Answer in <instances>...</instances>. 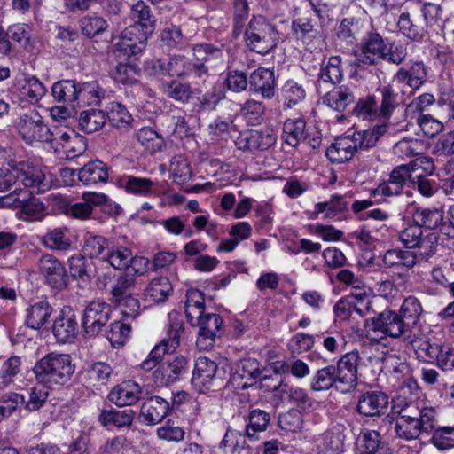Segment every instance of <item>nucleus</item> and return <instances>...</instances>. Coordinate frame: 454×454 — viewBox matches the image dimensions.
Instances as JSON below:
<instances>
[{"label": "nucleus", "instance_id": "obj_1", "mask_svg": "<svg viewBox=\"0 0 454 454\" xmlns=\"http://www.w3.org/2000/svg\"><path fill=\"white\" fill-rule=\"evenodd\" d=\"M19 180L25 187L43 192L50 188L43 169L29 160L12 157L10 153L0 150V192L8 191Z\"/></svg>", "mask_w": 454, "mask_h": 454}, {"label": "nucleus", "instance_id": "obj_2", "mask_svg": "<svg viewBox=\"0 0 454 454\" xmlns=\"http://www.w3.org/2000/svg\"><path fill=\"white\" fill-rule=\"evenodd\" d=\"M437 425V412L422 402L407 403L398 411L395 429L396 434L411 441L429 434Z\"/></svg>", "mask_w": 454, "mask_h": 454}, {"label": "nucleus", "instance_id": "obj_3", "mask_svg": "<svg viewBox=\"0 0 454 454\" xmlns=\"http://www.w3.org/2000/svg\"><path fill=\"white\" fill-rule=\"evenodd\" d=\"M38 383L48 387L66 384L74 372L69 355L50 353L37 361L33 368Z\"/></svg>", "mask_w": 454, "mask_h": 454}, {"label": "nucleus", "instance_id": "obj_4", "mask_svg": "<svg viewBox=\"0 0 454 454\" xmlns=\"http://www.w3.org/2000/svg\"><path fill=\"white\" fill-rule=\"evenodd\" d=\"M247 47L261 55L273 50L279 40L276 27L262 16L253 17L245 32Z\"/></svg>", "mask_w": 454, "mask_h": 454}, {"label": "nucleus", "instance_id": "obj_5", "mask_svg": "<svg viewBox=\"0 0 454 454\" xmlns=\"http://www.w3.org/2000/svg\"><path fill=\"white\" fill-rule=\"evenodd\" d=\"M153 67L169 76L188 78L196 83H204L209 76L208 67H203L202 64H194L190 58L182 54L173 55L168 61L159 59Z\"/></svg>", "mask_w": 454, "mask_h": 454}, {"label": "nucleus", "instance_id": "obj_6", "mask_svg": "<svg viewBox=\"0 0 454 454\" xmlns=\"http://www.w3.org/2000/svg\"><path fill=\"white\" fill-rule=\"evenodd\" d=\"M270 421V416L266 411L259 409L251 411L245 433L229 427L220 443V447L225 450L230 448L231 451L234 452L240 443L246 444V438L249 441L256 440L257 434L265 431Z\"/></svg>", "mask_w": 454, "mask_h": 454}, {"label": "nucleus", "instance_id": "obj_7", "mask_svg": "<svg viewBox=\"0 0 454 454\" xmlns=\"http://www.w3.org/2000/svg\"><path fill=\"white\" fill-rule=\"evenodd\" d=\"M365 327L370 331L380 333L394 339L407 340L412 333V329L399 313L387 309L367 318Z\"/></svg>", "mask_w": 454, "mask_h": 454}, {"label": "nucleus", "instance_id": "obj_8", "mask_svg": "<svg viewBox=\"0 0 454 454\" xmlns=\"http://www.w3.org/2000/svg\"><path fill=\"white\" fill-rule=\"evenodd\" d=\"M17 129L22 139L30 145L51 143L54 140L52 132L35 109H31L20 116Z\"/></svg>", "mask_w": 454, "mask_h": 454}, {"label": "nucleus", "instance_id": "obj_9", "mask_svg": "<svg viewBox=\"0 0 454 454\" xmlns=\"http://www.w3.org/2000/svg\"><path fill=\"white\" fill-rule=\"evenodd\" d=\"M134 286L135 276L125 273L117 278L111 291L113 301L115 303L129 308V311L123 310V315L133 318L138 315L140 308L138 300L131 295V289Z\"/></svg>", "mask_w": 454, "mask_h": 454}, {"label": "nucleus", "instance_id": "obj_10", "mask_svg": "<svg viewBox=\"0 0 454 454\" xmlns=\"http://www.w3.org/2000/svg\"><path fill=\"white\" fill-rule=\"evenodd\" d=\"M111 312L110 305L105 301H95L89 303L82 318L85 333L90 337L98 335L109 321Z\"/></svg>", "mask_w": 454, "mask_h": 454}, {"label": "nucleus", "instance_id": "obj_11", "mask_svg": "<svg viewBox=\"0 0 454 454\" xmlns=\"http://www.w3.org/2000/svg\"><path fill=\"white\" fill-rule=\"evenodd\" d=\"M39 272L51 287L62 290L67 286L68 276L64 264L54 255L45 254L38 261Z\"/></svg>", "mask_w": 454, "mask_h": 454}, {"label": "nucleus", "instance_id": "obj_12", "mask_svg": "<svg viewBox=\"0 0 454 454\" xmlns=\"http://www.w3.org/2000/svg\"><path fill=\"white\" fill-rule=\"evenodd\" d=\"M277 141V135L273 129L249 130L240 133L237 137L236 145L242 151H264L271 147Z\"/></svg>", "mask_w": 454, "mask_h": 454}, {"label": "nucleus", "instance_id": "obj_13", "mask_svg": "<svg viewBox=\"0 0 454 454\" xmlns=\"http://www.w3.org/2000/svg\"><path fill=\"white\" fill-rule=\"evenodd\" d=\"M388 397L381 391H367L357 398L356 410L366 418L381 417L387 410Z\"/></svg>", "mask_w": 454, "mask_h": 454}, {"label": "nucleus", "instance_id": "obj_14", "mask_svg": "<svg viewBox=\"0 0 454 454\" xmlns=\"http://www.w3.org/2000/svg\"><path fill=\"white\" fill-rule=\"evenodd\" d=\"M360 360L359 352L354 350L341 356L334 366L337 380L347 391L357 384V366Z\"/></svg>", "mask_w": 454, "mask_h": 454}, {"label": "nucleus", "instance_id": "obj_15", "mask_svg": "<svg viewBox=\"0 0 454 454\" xmlns=\"http://www.w3.org/2000/svg\"><path fill=\"white\" fill-rule=\"evenodd\" d=\"M218 365L214 361L205 356L196 359L192 377V384L202 391L209 389L217 379Z\"/></svg>", "mask_w": 454, "mask_h": 454}, {"label": "nucleus", "instance_id": "obj_16", "mask_svg": "<svg viewBox=\"0 0 454 454\" xmlns=\"http://www.w3.org/2000/svg\"><path fill=\"white\" fill-rule=\"evenodd\" d=\"M223 319L218 314H205L197 325L200 327L196 345L200 349L212 348L215 339L221 331Z\"/></svg>", "mask_w": 454, "mask_h": 454}, {"label": "nucleus", "instance_id": "obj_17", "mask_svg": "<svg viewBox=\"0 0 454 454\" xmlns=\"http://www.w3.org/2000/svg\"><path fill=\"white\" fill-rule=\"evenodd\" d=\"M427 67L423 61H415L409 68L401 67L393 77L397 84H404L413 90H419L427 81Z\"/></svg>", "mask_w": 454, "mask_h": 454}, {"label": "nucleus", "instance_id": "obj_18", "mask_svg": "<svg viewBox=\"0 0 454 454\" xmlns=\"http://www.w3.org/2000/svg\"><path fill=\"white\" fill-rule=\"evenodd\" d=\"M386 44L379 33H368L362 44L361 53L356 61L359 67L364 65H375L381 59Z\"/></svg>", "mask_w": 454, "mask_h": 454}, {"label": "nucleus", "instance_id": "obj_19", "mask_svg": "<svg viewBox=\"0 0 454 454\" xmlns=\"http://www.w3.org/2000/svg\"><path fill=\"white\" fill-rule=\"evenodd\" d=\"M78 324L74 312L70 309H62L54 320L52 333L57 341L71 342L76 336Z\"/></svg>", "mask_w": 454, "mask_h": 454}, {"label": "nucleus", "instance_id": "obj_20", "mask_svg": "<svg viewBox=\"0 0 454 454\" xmlns=\"http://www.w3.org/2000/svg\"><path fill=\"white\" fill-rule=\"evenodd\" d=\"M170 410V403L163 397L153 395L142 403L140 416L148 426L156 425L163 420Z\"/></svg>", "mask_w": 454, "mask_h": 454}, {"label": "nucleus", "instance_id": "obj_21", "mask_svg": "<svg viewBox=\"0 0 454 454\" xmlns=\"http://www.w3.org/2000/svg\"><path fill=\"white\" fill-rule=\"evenodd\" d=\"M251 90L259 93L265 99H271L276 93V77L273 70L259 67L249 77Z\"/></svg>", "mask_w": 454, "mask_h": 454}, {"label": "nucleus", "instance_id": "obj_22", "mask_svg": "<svg viewBox=\"0 0 454 454\" xmlns=\"http://www.w3.org/2000/svg\"><path fill=\"white\" fill-rule=\"evenodd\" d=\"M356 454H393L376 430L363 429L357 436Z\"/></svg>", "mask_w": 454, "mask_h": 454}, {"label": "nucleus", "instance_id": "obj_23", "mask_svg": "<svg viewBox=\"0 0 454 454\" xmlns=\"http://www.w3.org/2000/svg\"><path fill=\"white\" fill-rule=\"evenodd\" d=\"M142 388L134 380H126L114 387L108 395L111 403L119 407L135 404L141 397Z\"/></svg>", "mask_w": 454, "mask_h": 454}, {"label": "nucleus", "instance_id": "obj_24", "mask_svg": "<svg viewBox=\"0 0 454 454\" xmlns=\"http://www.w3.org/2000/svg\"><path fill=\"white\" fill-rule=\"evenodd\" d=\"M110 167L99 160H90L79 169L78 178L86 184H106L110 176Z\"/></svg>", "mask_w": 454, "mask_h": 454}, {"label": "nucleus", "instance_id": "obj_25", "mask_svg": "<svg viewBox=\"0 0 454 454\" xmlns=\"http://www.w3.org/2000/svg\"><path fill=\"white\" fill-rule=\"evenodd\" d=\"M412 176L411 181L417 185L419 192L427 197L433 195L434 190L432 182L422 174L417 173L419 169L432 173L434 163L427 157H419L411 162Z\"/></svg>", "mask_w": 454, "mask_h": 454}, {"label": "nucleus", "instance_id": "obj_26", "mask_svg": "<svg viewBox=\"0 0 454 454\" xmlns=\"http://www.w3.org/2000/svg\"><path fill=\"white\" fill-rule=\"evenodd\" d=\"M356 144L352 137H344L336 139L325 152L328 160L333 163H343L350 160L355 155Z\"/></svg>", "mask_w": 454, "mask_h": 454}, {"label": "nucleus", "instance_id": "obj_27", "mask_svg": "<svg viewBox=\"0 0 454 454\" xmlns=\"http://www.w3.org/2000/svg\"><path fill=\"white\" fill-rule=\"evenodd\" d=\"M334 365H328L317 371L310 380V389L315 392L325 391L334 387L340 392H347L337 380Z\"/></svg>", "mask_w": 454, "mask_h": 454}, {"label": "nucleus", "instance_id": "obj_28", "mask_svg": "<svg viewBox=\"0 0 454 454\" xmlns=\"http://www.w3.org/2000/svg\"><path fill=\"white\" fill-rule=\"evenodd\" d=\"M130 16L134 23L141 27L143 40H145L147 35L153 32L156 23L150 7L144 1L139 0L132 5Z\"/></svg>", "mask_w": 454, "mask_h": 454}, {"label": "nucleus", "instance_id": "obj_29", "mask_svg": "<svg viewBox=\"0 0 454 454\" xmlns=\"http://www.w3.org/2000/svg\"><path fill=\"white\" fill-rule=\"evenodd\" d=\"M135 411L125 410H102L98 415V421L104 427H115L118 428L130 427L135 418Z\"/></svg>", "mask_w": 454, "mask_h": 454}, {"label": "nucleus", "instance_id": "obj_30", "mask_svg": "<svg viewBox=\"0 0 454 454\" xmlns=\"http://www.w3.org/2000/svg\"><path fill=\"white\" fill-rule=\"evenodd\" d=\"M78 128L88 134L100 130L106 122V113L96 108H90L80 113L77 119Z\"/></svg>", "mask_w": 454, "mask_h": 454}, {"label": "nucleus", "instance_id": "obj_31", "mask_svg": "<svg viewBox=\"0 0 454 454\" xmlns=\"http://www.w3.org/2000/svg\"><path fill=\"white\" fill-rule=\"evenodd\" d=\"M348 210V201L346 200V196L338 194L332 195L329 200L317 203L314 207V214L325 213V218L340 219V215Z\"/></svg>", "mask_w": 454, "mask_h": 454}, {"label": "nucleus", "instance_id": "obj_32", "mask_svg": "<svg viewBox=\"0 0 454 454\" xmlns=\"http://www.w3.org/2000/svg\"><path fill=\"white\" fill-rule=\"evenodd\" d=\"M415 252L401 249L387 250L383 256L384 265L387 268L410 270L416 265Z\"/></svg>", "mask_w": 454, "mask_h": 454}, {"label": "nucleus", "instance_id": "obj_33", "mask_svg": "<svg viewBox=\"0 0 454 454\" xmlns=\"http://www.w3.org/2000/svg\"><path fill=\"white\" fill-rule=\"evenodd\" d=\"M236 375L246 380L242 387L247 388L253 386L258 380H262V369L257 359L243 358L237 365Z\"/></svg>", "mask_w": 454, "mask_h": 454}, {"label": "nucleus", "instance_id": "obj_34", "mask_svg": "<svg viewBox=\"0 0 454 454\" xmlns=\"http://www.w3.org/2000/svg\"><path fill=\"white\" fill-rule=\"evenodd\" d=\"M79 87L74 80L59 81L52 85L51 94L58 102L74 105L78 101Z\"/></svg>", "mask_w": 454, "mask_h": 454}, {"label": "nucleus", "instance_id": "obj_35", "mask_svg": "<svg viewBox=\"0 0 454 454\" xmlns=\"http://www.w3.org/2000/svg\"><path fill=\"white\" fill-rule=\"evenodd\" d=\"M26 324L32 329H40L46 323L52 313V308L46 301H41L30 306L27 310Z\"/></svg>", "mask_w": 454, "mask_h": 454}, {"label": "nucleus", "instance_id": "obj_36", "mask_svg": "<svg viewBox=\"0 0 454 454\" xmlns=\"http://www.w3.org/2000/svg\"><path fill=\"white\" fill-rule=\"evenodd\" d=\"M355 95L350 89L338 87L327 92L323 102L335 111L343 112L348 106L355 102Z\"/></svg>", "mask_w": 454, "mask_h": 454}, {"label": "nucleus", "instance_id": "obj_37", "mask_svg": "<svg viewBox=\"0 0 454 454\" xmlns=\"http://www.w3.org/2000/svg\"><path fill=\"white\" fill-rule=\"evenodd\" d=\"M173 291L172 284L167 277H157L151 280L145 290V295L155 303L167 301Z\"/></svg>", "mask_w": 454, "mask_h": 454}, {"label": "nucleus", "instance_id": "obj_38", "mask_svg": "<svg viewBox=\"0 0 454 454\" xmlns=\"http://www.w3.org/2000/svg\"><path fill=\"white\" fill-rule=\"evenodd\" d=\"M119 185L128 193L148 196L153 192V182L149 178L125 176L119 180Z\"/></svg>", "mask_w": 454, "mask_h": 454}, {"label": "nucleus", "instance_id": "obj_39", "mask_svg": "<svg viewBox=\"0 0 454 454\" xmlns=\"http://www.w3.org/2000/svg\"><path fill=\"white\" fill-rule=\"evenodd\" d=\"M109 247L110 244L106 238L89 234L84 239L82 252L90 258H98L103 262Z\"/></svg>", "mask_w": 454, "mask_h": 454}, {"label": "nucleus", "instance_id": "obj_40", "mask_svg": "<svg viewBox=\"0 0 454 454\" xmlns=\"http://www.w3.org/2000/svg\"><path fill=\"white\" fill-rule=\"evenodd\" d=\"M381 99L380 106L378 105L379 118L384 121H389L394 111L398 106V94L390 85L383 86L379 90Z\"/></svg>", "mask_w": 454, "mask_h": 454}, {"label": "nucleus", "instance_id": "obj_41", "mask_svg": "<svg viewBox=\"0 0 454 454\" xmlns=\"http://www.w3.org/2000/svg\"><path fill=\"white\" fill-rule=\"evenodd\" d=\"M194 64H202L207 67V63L223 60V51L210 43H198L192 48Z\"/></svg>", "mask_w": 454, "mask_h": 454}, {"label": "nucleus", "instance_id": "obj_42", "mask_svg": "<svg viewBox=\"0 0 454 454\" xmlns=\"http://www.w3.org/2000/svg\"><path fill=\"white\" fill-rule=\"evenodd\" d=\"M132 260V252L123 246H110L103 262L110 264L114 269L122 270L128 269Z\"/></svg>", "mask_w": 454, "mask_h": 454}, {"label": "nucleus", "instance_id": "obj_43", "mask_svg": "<svg viewBox=\"0 0 454 454\" xmlns=\"http://www.w3.org/2000/svg\"><path fill=\"white\" fill-rule=\"evenodd\" d=\"M413 223H418L421 228L425 227L429 230L438 228L443 221L442 211L434 208H416L412 214Z\"/></svg>", "mask_w": 454, "mask_h": 454}, {"label": "nucleus", "instance_id": "obj_44", "mask_svg": "<svg viewBox=\"0 0 454 454\" xmlns=\"http://www.w3.org/2000/svg\"><path fill=\"white\" fill-rule=\"evenodd\" d=\"M137 139L151 153L160 152L165 147L163 137L149 127L139 129L137 132Z\"/></svg>", "mask_w": 454, "mask_h": 454}, {"label": "nucleus", "instance_id": "obj_45", "mask_svg": "<svg viewBox=\"0 0 454 454\" xmlns=\"http://www.w3.org/2000/svg\"><path fill=\"white\" fill-rule=\"evenodd\" d=\"M106 120L116 128H124L131 124L133 117L127 107L119 102H110L106 106Z\"/></svg>", "mask_w": 454, "mask_h": 454}, {"label": "nucleus", "instance_id": "obj_46", "mask_svg": "<svg viewBox=\"0 0 454 454\" xmlns=\"http://www.w3.org/2000/svg\"><path fill=\"white\" fill-rule=\"evenodd\" d=\"M318 441L317 448L323 454H340L343 451L344 435L340 432L326 431Z\"/></svg>", "mask_w": 454, "mask_h": 454}, {"label": "nucleus", "instance_id": "obj_47", "mask_svg": "<svg viewBox=\"0 0 454 454\" xmlns=\"http://www.w3.org/2000/svg\"><path fill=\"white\" fill-rule=\"evenodd\" d=\"M306 122L301 118L288 119L283 126V139L291 146H296L301 139L305 138Z\"/></svg>", "mask_w": 454, "mask_h": 454}, {"label": "nucleus", "instance_id": "obj_48", "mask_svg": "<svg viewBox=\"0 0 454 454\" xmlns=\"http://www.w3.org/2000/svg\"><path fill=\"white\" fill-rule=\"evenodd\" d=\"M79 25L82 34L89 38L102 34L108 27L107 21L97 14L83 16L80 19Z\"/></svg>", "mask_w": 454, "mask_h": 454}, {"label": "nucleus", "instance_id": "obj_49", "mask_svg": "<svg viewBox=\"0 0 454 454\" xmlns=\"http://www.w3.org/2000/svg\"><path fill=\"white\" fill-rule=\"evenodd\" d=\"M41 242L45 247L55 251H67L71 247L70 239L60 228H56L46 232L41 238Z\"/></svg>", "mask_w": 454, "mask_h": 454}, {"label": "nucleus", "instance_id": "obj_50", "mask_svg": "<svg viewBox=\"0 0 454 454\" xmlns=\"http://www.w3.org/2000/svg\"><path fill=\"white\" fill-rule=\"evenodd\" d=\"M422 312L423 309L419 299L410 295L404 299L399 314L405 319V322L411 328L413 329L419 323Z\"/></svg>", "mask_w": 454, "mask_h": 454}, {"label": "nucleus", "instance_id": "obj_51", "mask_svg": "<svg viewBox=\"0 0 454 454\" xmlns=\"http://www.w3.org/2000/svg\"><path fill=\"white\" fill-rule=\"evenodd\" d=\"M342 76L343 70L341 67V58L340 56L330 57L327 62L322 66L319 74L321 81L327 82L332 84L340 82Z\"/></svg>", "mask_w": 454, "mask_h": 454}, {"label": "nucleus", "instance_id": "obj_52", "mask_svg": "<svg viewBox=\"0 0 454 454\" xmlns=\"http://www.w3.org/2000/svg\"><path fill=\"white\" fill-rule=\"evenodd\" d=\"M46 91V87L35 76L26 78L24 84L20 90V96L31 103L38 102L45 95Z\"/></svg>", "mask_w": 454, "mask_h": 454}, {"label": "nucleus", "instance_id": "obj_53", "mask_svg": "<svg viewBox=\"0 0 454 454\" xmlns=\"http://www.w3.org/2000/svg\"><path fill=\"white\" fill-rule=\"evenodd\" d=\"M165 124L170 133L176 138H183L189 135L190 128L185 120L184 114L180 111H172L164 116Z\"/></svg>", "mask_w": 454, "mask_h": 454}, {"label": "nucleus", "instance_id": "obj_54", "mask_svg": "<svg viewBox=\"0 0 454 454\" xmlns=\"http://www.w3.org/2000/svg\"><path fill=\"white\" fill-rule=\"evenodd\" d=\"M412 347L419 360L425 363H434L435 358L439 357V349L442 345L419 339L412 342Z\"/></svg>", "mask_w": 454, "mask_h": 454}, {"label": "nucleus", "instance_id": "obj_55", "mask_svg": "<svg viewBox=\"0 0 454 454\" xmlns=\"http://www.w3.org/2000/svg\"><path fill=\"white\" fill-rule=\"evenodd\" d=\"M77 103L98 106L105 95V91L97 82H87L80 85Z\"/></svg>", "mask_w": 454, "mask_h": 454}, {"label": "nucleus", "instance_id": "obj_56", "mask_svg": "<svg viewBox=\"0 0 454 454\" xmlns=\"http://www.w3.org/2000/svg\"><path fill=\"white\" fill-rule=\"evenodd\" d=\"M112 374L111 365L104 362L94 363L88 370L90 383L95 387L106 385Z\"/></svg>", "mask_w": 454, "mask_h": 454}, {"label": "nucleus", "instance_id": "obj_57", "mask_svg": "<svg viewBox=\"0 0 454 454\" xmlns=\"http://www.w3.org/2000/svg\"><path fill=\"white\" fill-rule=\"evenodd\" d=\"M130 325L121 321H114L106 332V337L113 347L123 346L130 333Z\"/></svg>", "mask_w": 454, "mask_h": 454}, {"label": "nucleus", "instance_id": "obj_58", "mask_svg": "<svg viewBox=\"0 0 454 454\" xmlns=\"http://www.w3.org/2000/svg\"><path fill=\"white\" fill-rule=\"evenodd\" d=\"M281 94L285 100V105L291 108L305 98L306 92L301 84L294 80H288L281 89Z\"/></svg>", "mask_w": 454, "mask_h": 454}, {"label": "nucleus", "instance_id": "obj_59", "mask_svg": "<svg viewBox=\"0 0 454 454\" xmlns=\"http://www.w3.org/2000/svg\"><path fill=\"white\" fill-rule=\"evenodd\" d=\"M423 144L416 138H403L395 144L393 153L401 159L410 158L421 153Z\"/></svg>", "mask_w": 454, "mask_h": 454}, {"label": "nucleus", "instance_id": "obj_60", "mask_svg": "<svg viewBox=\"0 0 454 454\" xmlns=\"http://www.w3.org/2000/svg\"><path fill=\"white\" fill-rule=\"evenodd\" d=\"M45 209L44 204L28 191V196L20 206V212L26 215L25 219L28 221L40 220L44 215Z\"/></svg>", "mask_w": 454, "mask_h": 454}, {"label": "nucleus", "instance_id": "obj_61", "mask_svg": "<svg viewBox=\"0 0 454 454\" xmlns=\"http://www.w3.org/2000/svg\"><path fill=\"white\" fill-rule=\"evenodd\" d=\"M431 442L441 450L454 448V426L434 427Z\"/></svg>", "mask_w": 454, "mask_h": 454}, {"label": "nucleus", "instance_id": "obj_62", "mask_svg": "<svg viewBox=\"0 0 454 454\" xmlns=\"http://www.w3.org/2000/svg\"><path fill=\"white\" fill-rule=\"evenodd\" d=\"M163 92L168 98L176 101L187 102L192 92L188 83H183L176 80H173L163 85Z\"/></svg>", "mask_w": 454, "mask_h": 454}, {"label": "nucleus", "instance_id": "obj_63", "mask_svg": "<svg viewBox=\"0 0 454 454\" xmlns=\"http://www.w3.org/2000/svg\"><path fill=\"white\" fill-rule=\"evenodd\" d=\"M156 434L160 440L179 442L184 439L185 432L175 421L168 419L157 428Z\"/></svg>", "mask_w": 454, "mask_h": 454}, {"label": "nucleus", "instance_id": "obj_64", "mask_svg": "<svg viewBox=\"0 0 454 454\" xmlns=\"http://www.w3.org/2000/svg\"><path fill=\"white\" fill-rule=\"evenodd\" d=\"M69 273L74 279L87 282L90 279L88 273V260L82 254L72 255L67 262Z\"/></svg>", "mask_w": 454, "mask_h": 454}]
</instances>
